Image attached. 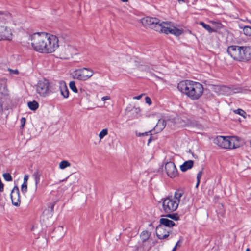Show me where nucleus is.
Returning a JSON list of instances; mask_svg holds the SVG:
<instances>
[{
  "label": "nucleus",
  "mask_w": 251,
  "mask_h": 251,
  "mask_svg": "<svg viewBox=\"0 0 251 251\" xmlns=\"http://www.w3.org/2000/svg\"><path fill=\"white\" fill-rule=\"evenodd\" d=\"M8 92L6 81L3 79L0 80V94L6 96L8 95Z\"/></svg>",
  "instance_id": "obj_16"
},
{
  "label": "nucleus",
  "mask_w": 251,
  "mask_h": 251,
  "mask_svg": "<svg viewBox=\"0 0 251 251\" xmlns=\"http://www.w3.org/2000/svg\"><path fill=\"white\" fill-rule=\"evenodd\" d=\"M145 101H146V102L149 105H151V99L148 97H146Z\"/></svg>",
  "instance_id": "obj_43"
},
{
  "label": "nucleus",
  "mask_w": 251,
  "mask_h": 251,
  "mask_svg": "<svg viewBox=\"0 0 251 251\" xmlns=\"http://www.w3.org/2000/svg\"><path fill=\"white\" fill-rule=\"evenodd\" d=\"M151 236V233L147 231H143L140 234V239L142 241V246L145 247L147 243H149V239Z\"/></svg>",
  "instance_id": "obj_17"
},
{
  "label": "nucleus",
  "mask_w": 251,
  "mask_h": 251,
  "mask_svg": "<svg viewBox=\"0 0 251 251\" xmlns=\"http://www.w3.org/2000/svg\"><path fill=\"white\" fill-rule=\"evenodd\" d=\"M176 247H176V246H175L174 247V248L173 249V250H172V251H176Z\"/></svg>",
  "instance_id": "obj_46"
},
{
  "label": "nucleus",
  "mask_w": 251,
  "mask_h": 251,
  "mask_svg": "<svg viewBox=\"0 0 251 251\" xmlns=\"http://www.w3.org/2000/svg\"><path fill=\"white\" fill-rule=\"evenodd\" d=\"M110 99V97L109 96H105L102 97L101 98V100L103 101H105L106 100H109Z\"/></svg>",
  "instance_id": "obj_42"
},
{
  "label": "nucleus",
  "mask_w": 251,
  "mask_h": 251,
  "mask_svg": "<svg viewBox=\"0 0 251 251\" xmlns=\"http://www.w3.org/2000/svg\"><path fill=\"white\" fill-rule=\"evenodd\" d=\"M50 83L48 80H39L36 85V91L41 97H45L49 94Z\"/></svg>",
  "instance_id": "obj_8"
},
{
  "label": "nucleus",
  "mask_w": 251,
  "mask_h": 251,
  "mask_svg": "<svg viewBox=\"0 0 251 251\" xmlns=\"http://www.w3.org/2000/svg\"><path fill=\"white\" fill-rule=\"evenodd\" d=\"M243 57L245 61L251 59V47H243Z\"/></svg>",
  "instance_id": "obj_21"
},
{
  "label": "nucleus",
  "mask_w": 251,
  "mask_h": 251,
  "mask_svg": "<svg viewBox=\"0 0 251 251\" xmlns=\"http://www.w3.org/2000/svg\"><path fill=\"white\" fill-rule=\"evenodd\" d=\"M178 89L191 100H198L203 95V85L198 82L185 80L180 82L177 85Z\"/></svg>",
  "instance_id": "obj_2"
},
{
  "label": "nucleus",
  "mask_w": 251,
  "mask_h": 251,
  "mask_svg": "<svg viewBox=\"0 0 251 251\" xmlns=\"http://www.w3.org/2000/svg\"><path fill=\"white\" fill-rule=\"evenodd\" d=\"M58 87L61 95L65 99L69 97V90L65 81L61 80L58 83Z\"/></svg>",
  "instance_id": "obj_15"
},
{
  "label": "nucleus",
  "mask_w": 251,
  "mask_h": 251,
  "mask_svg": "<svg viewBox=\"0 0 251 251\" xmlns=\"http://www.w3.org/2000/svg\"><path fill=\"white\" fill-rule=\"evenodd\" d=\"M240 54H241V56L242 57H243V47H240ZM242 58H241L240 60H238V61H245L244 59L243 58V57H241Z\"/></svg>",
  "instance_id": "obj_39"
},
{
  "label": "nucleus",
  "mask_w": 251,
  "mask_h": 251,
  "mask_svg": "<svg viewBox=\"0 0 251 251\" xmlns=\"http://www.w3.org/2000/svg\"><path fill=\"white\" fill-rule=\"evenodd\" d=\"M108 130L107 128L103 129L99 134V138L100 140L102 139L105 136L108 134Z\"/></svg>",
  "instance_id": "obj_26"
},
{
  "label": "nucleus",
  "mask_w": 251,
  "mask_h": 251,
  "mask_svg": "<svg viewBox=\"0 0 251 251\" xmlns=\"http://www.w3.org/2000/svg\"><path fill=\"white\" fill-rule=\"evenodd\" d=\"M59 169L63 170L71 166V163L67 160H62L58 164Z\"/></svg>",
  "instance_id": "obj_23"
},
{
  "label": "nucleus",
  "mask_w": 251,
  "mask_h": 251,
  "mask_svg": "<svg viewBox=\"0 0 251 251\" xmlns=\"http://www.w3.org/2000/svg\"><path fill=\"white\" fill-rule=\"evenodd\" d=\"M167 217H169L172 219H174L175 220H178V217L176 215H175L174 214H168L167 215Z\"/></svg>",
  "instance_id": "obj_37"
},
{
  "label": "nucleus",
  "mask_w": 251,
  "mask_h": 251,
  "mask_svg": "<svg viewBox=\"0 0 251 251\" xmlns=\"http://www.w3.org/2000/svg\"><path fill=\"white\" fill-rule=\"evenodd\" d=\"M13 34L11 28L4 25H0V37L2 40H11Z\"/></svg>",
  "instance_id": "obj_11"
},
{
  "label": "nucleus",
  "mask_w": 251,
  "mask_h": 251,
  "mask_svg": "<svg viewBox=\"0 0 251 251\" xmlns=\"http://www.w3.org/2000/svg\"><path fill=\"white\" fill-rule=\"evenodd\" d=\"M214 92L218 95H230L241 92L238 88H231L226 86L217 85L214 88Z\"/></svg>",
  "instance_id": "obj_9"
},
{
  "label": "nucleus",
  "mask_w": 251,
  "mask_h": 251,
  "mask_svg": "<svg viewBox=\"0 0 251 251\" xmlns=\"http://www.w3.org/2000/svg\"><path fill=\"white\" fill-rule=\"evenodd\" d=\"M214 143L224 149H235L241 145L239 139L236 136H218L214 139Z\"/></svg>",
  "instance_id": "obj_4"
},
{
  "label": "nucleus",
  "mask_w": 251,
  "mask_h": 251,
  "mask_svg": "<svg viewBox=\"0 0 251 251\" xmlns=\"http://www.w3.org/2000/svg\"><path fill=\"white\" fill-rule=\"evenodd\" d=\"M48 39L45 42L43 53H51L59 47L58 38L52 34L48 33Z\"/></svg>",
  "instance_id": "obj_6"
},
{
  "label": "nucleus",
  "mask_w": 251,
  "mask_h": 251,
  "mask_svg": "<svg viewBox=\"0 0 251 251\" xmlns=\"http://www.w3.org/2000/svg\"><path fill=\"white\" fill-rule=\"evenodd\" d=\"M150 132V131L145 132L144 133H140V132H138L137 131H136L135 134H136V136L141 137L142 136H147V135H148V134Z\"/></svg>",
  "instance_id": "obj_36"
},
{
  "label": "nucleus",
  "mask_w": 251,
  "mask_h": 251,
  "mask_svg": "<svg viewBox=\"0 0 251 251\" xmlns=\"http://www.w3.org/2000/svg\"><path fill=\"white\" fill-rule=\"evenodd\" d=\"M193 166L194 161L192 160H189L185 161L182 165H181L180 166V169L182 172H184L192 168Z\"/></svg>",
  "instance_id": "obj_18"
},
{
  "label": "nucleus",
  "mask_w": 251,
  "mask_h": 251,
  "mask_svg": "<svg viewBox=\"0 0 251 251\" xmlns=\"http://www.w3.org/2000/svg\"><path fill=\"white\" fill-rule=\"evenodd\" d=\"M181 192H176L174 196L168 197L165 199L162 202L163 210L166 213H170L176 210L182 197Z\"/></svg>",
  "instance_id": "obj_5"
},
{
  "label": "nucleus",
  "mask_w": 251,
  "mask_h": 251,
  "mask_svg": "<svg viewBox=\"0 0 251 251\" xmlns=\"http://www.w3.org/2000/svg\"><path fill=\"white\" fill-rule=\"evenodd\" d=\"M10 18V16L9 14L3 13L0 11V19L3 20H8Z\"/></svg>",
  "instance_id": "obj_32"
},
{
  "label": "nucleus",
  "mask_w": 251,
  "mask_h": 251,
  "mask_svg": "<svg viewBox=\"0 0 251 251\" xmlns=\"http://www.w3.org/2000/svg\"><path fill=\"white\" fill-rule=\"evenodd\" d=\"M202 174H203L202 171H200L199 172V173L197 174V180H198V181L200 180V179L202 176Z\"/></svg>",
  "instance_id": "obj_38"
},
{
  "label": "nucleus",
  "mask_w": 251,
  "mask_h": 251,
  "mask_svg": "<svg viewBox=\"0 0 251 251\" xmlns=\"http://www.w3.org/2000/svg\"><path fill=\"white\" fill-rule=\"evenodd\" d=\"M83 90L82 89H80V91L82 92Z\"/></svg>",
  "instance_id": "obj_51"
},
{
  "label": "nucleus",
  "mask_w": 251,
  "mask_h": 251,
  "mask_svg": "<svg viewBox=\"0 0 251 251\" xmlns=\"http://www.w3.org/2000/svg\"><path fill=\"white\" fill-rule=\"evenodd\" d=\"M33 177L35 180L36 188H37V185L39 183L40 180V174L39 173V172H35L33 174Z\"/></svg>",
  "instance_id": "obj_25"
},
{
  "label": "nucleus",
  "mask_w": 251,
  "mask_h": 251,
  "mask_svg": "<svg viewBox=\"0 0 251 251\" xmlns=\"http://www.w3.org/2000/svg\"><path fill=\"white\" fill-rule=\"evenodd\" d=\"M154 70V68L152 67L151 68L150 67L145 66V70L147 72H149V73L152 74L155 76H156L157 78L159 79H162L161 78L157 77L155 75L153 74L152 72V70Z\"/></svg>",
  "instance_id": "obj_34"
},
{
  "label": "nucleus",
  "mask_w": 251,
  "mask_h": 251,
  "mask_svg": "<svg viewBox=\"0 0 251 251\" xmlns=\"http://www.w3.org/2000/svg\"><path fill=\"white\" fill-rule=\"evenodd\" d=\"M27 105L29 108L33 111L36 110L39 107L38 103L35 100L28 102Z\"/></svg>",
  "instance_id": "obj_24"
},
{
  "label": "nucleus",
  "mask_w": 251,
  "mask_h": 251,
  "mask_svg": "<svg viewBox=\"0 0 251 251\" xmlns=\"http://www.w3.org/2000/svg\"><path fill=\"white\" fill-rule=\"evenodd\" d=\"M165 172L171 178H174L178 176V172L174 163L168 162L165 166Z\"/></svg>",
  "instance_id": "obj_10"
},
{
  "label": "nucleus",
  "mask_w": 251,
  "mask_h": 251,
  "mask_svg": "<svg viewBox=\"0 0 251 251\" xmlns=\"http://www.w3.org/2000/svg\"><path fill=\"white\" fill-rule=\"evenodd\" d=\"M200 24L202 26V27L207 30L209 33H211L214 31V30L209 25L204 23L202 22H200Z\"/></svg>",
  "instance_id": "obj_28"
},
{
  "label": "nucleus",
  "mask_w": 251,
  "mask_h": 251,
  "mask_svg": "<svg viewBox=\"0 0 251 251\" xmlns=\"http://www.w3.org/2000/svg\"><path fill=\"white\" fill-rule=\"evenodd\" d=\"M142 24L146 27H149L156 31L166 34L169 33L178 36L183 33L182 29L176 27L171 22H160L156 18L146 17L141 20Z\"/></svg>",
  "instance_id": "obj_1"
},
{
  "label": "nucleus",
  "mask_w": 251,
  "mask_h": 251,
  "mask_svg": "<svg viewBox=\"0 0 251 251\" xmlns=\"http://www.w3.org/2000/svg\"><path fill=\"white\" fill-rule=\"evenodd\" d=\"M235 114H238L242 116L244 118H246V112L241 109H238L233 111Z\"/></svg>",
  "instance_id": "obj_30"
},
{
  "label": "nucleus",
  "mask_w": 251,
  "mask_h": 251,
  "mask_svg": "<svg viewBox=\"0 0 251 251\" xmlns=\"http://www.w3.org/2000/svg\"><path fill=\"white\" fill-rule=\"evenodd\" d=\"M176 120V122L181 126H189L192 125V121L186 118H178Z\"/></svg>",
  "instance_id": "obj_19"
},
{
  "label": "nucleus",
  "mask_w": 251,
  "mask_h": 251,
  "mask_svg": "<svg viewBox=\"0 0 251 251\" xmlns=\"http://www.w3.org/2000/svg\"><path fill=\"white\" fill-rule=\"evenodd\" d=\"M160 225H163L166 228H170L175 226V223L166 218H164L160 219Z\"/></svg>",
  "instance_id": "obj_20"
},
{
  "label": "nucleus",
  "mask_w": 251,
  "mask_h": 251,
  "mask_svg": "<svg viewBox=\"0 0 251 251\" xmlns=\"http://www.w3.org/2000/svg\"><path fill=\"white\" fill-rule=\"evenodd\" d=\"M166 123L164 119H159L157 123L155 128L158 131H162L165 127Z\"/></svg>",
  "instance_id": "obj_22"
},
{
  "label": "nucleus",
  "mask_w": 251,
  "mask_h": 251,
  "mask_svg": "<svg viewBox=\"0 0 251 251\" xmlns=\"http://www.w3.org/2000/svg\"><path fill=\"white\" fill-rule=\"evenodd\" d=\"M144 95V94H142L138 96H135L133 97V99L134 100H140L141 99V98L142 97V96Z\"/></svg>",
  "instance_id": "obj_44"
},
{
  "label": "nucleus",
  "mask_w": 251,
  "mask_h": 251,
  "mask_svg": "<svg viewBox=\"0 0 251 251\" xmlns=\"http://www.w3.org/2000/svg\"><path fill=\"white\" fill-rule=\"evenodd\" d=\"M243 33L248 36H250L251 35V27L246 26L243 29Z\"/></svg>",
  "instance_id": "obj_27"
},
{
  "label": "nucleus",
  "mask_w": 251,
  "mask_h": 251,
  "mask_svg": "<svg viewBox=\"0 0 251 251\" xmlns=\"http://www.w3.org/2000/svg\"><path fill=\"white\" fill-rule=\"evenodd\" d=\"M179 242V241H178V242H177V243L176 244V247H177V246H178Z\"/></svg>",
  "instance_id": "obj_48"
},
{
  "label": "nucleus",
  "mask_w": 251,
  "mask_h": 251,
  "mask_svg": "<svg viewBox=\"0 0 251 251\" xmlns=\"http://www.w3.org/2000/svg\"><path fill=\"white\" fill-rule=\"evenodd\" d=\"M69 87L71 89V90L74 92V93H77L78 90L77 89L75 86V81H72L70 82L69 83Z\"/></svg>",
  "instance_id": "obj_29"
},
{
  "label": "nucleus",
  "mask_w": 251,
  "mask_h": 251,
  "mask_svg": "<svg viewBox=\"0 0 251 251\" xmlns=\"http://www.w3.org/2000/svg\"><path fill=\"white\" fill-rule=\"evenodd\" d=\"M4 179L7 181H11L12 180V178L11 175L8 173H5L3 174Z\"/></svg>",
  "instance_id": "obj_31"
},
{
  "label": "nucleus",
  "mask_w": 251,
  "mask_h": 251,
  "mask_svg": "<svg viewBox=\"0 0 251 251\" xmlns=\"http://www.w3.org/2000/svg\"><path fill=\"white\" fill-rule=\"evenodd\" d=\"M200 182V180H199V181H198V180H197V184L196 185V187L197 188L198 187V186L199 185Z\"/></svg>",
  "instance_id": "obj_45"
},
{
  "label": "nucleus",
  "mask_w": 251,
  "mask_h": 251,
  "mask_svg": "<svg viewBox=\"0 0 251 251\" xmlns=\"http://www.w3.org/2000/svg\"><path fill=\"white\" fill-rule=\"evenodd\" d=\"M228 54L235 60L238 61L242 56L240 53V47L238 46H230L227 50Z\"/></svg>",
  "instance_id": "obj_12"
},
{
  "label": "nucleus",
  "mask_w": 251,
  "mask_h": 251,
  "mask_svg": "<svg viewBox=\"0 0 251 251\" xmlns=\"http://www.w3.org/2000/svg\"><path fill=\"white\" fill-rule=\"evenodd\" d=\"M29 176L28 175H25L24 176L23 183L27 184Z\"/></svg>",
  "instance_id": "obj_40"
},
{
  "label": "nucleus",
  "mask_w": 251,
  "mask_h": 251,
  "mask_svg": "<svg viewBox=\"0 0 251 251\" xmlns=\"http://www.w3.org/2000/svg\"><path fill=\"white\" fill-rule=\"evenodd\" d=\"M93 71L89 69L83 68L75 70L73 74L75 78L85 81L90 78L93 75Z\"/></svg>",
  "instance_id": "obj_7"
},
{
  "label": "nucleus",
  "mask_w": 251,
  "mask_h": 251,
  "mask_svg": "<svg viewBox=\"0 0 251 251\" xmlns=\"http://www.w3.org/2000/svg\"><path fill=\"white\" fill-rule=\"evenodd\" d=\"M120 0L123 2H126L128 1V0Z\"/></svg>",
  "instance_id": "obj_47"
},
{
  "label": "nucleus",
  "mask_w": 251,
  "mask_h": 251,
  "mask_svg": "<svg viewBox=\"0 0 251 251\" xmlns=\"http://www.w3.org/2000/svg\"><path fill=\"white\" fill-rule=\"evenodd\" d=\"M246 251H250V250L249 248H247L246 249Z\"/></svg>",
  "instance_id": "obj_49"
},
{
  "label": "nucleus",
  "mask_w": 251,
  "mask_h": 251,
  "mask_svg": "<svg viewBox=\"0 0 251 251\" xmlns=\"http://www.w3.org/2000/svg\"><path fill=\"white\" fill-rule=\"evenodd\" d=\"M151 139H149V141H148V143L150 142H151Z\"/></svg>",
  "instance_id": "obj_50"
},
{
  "label": "nucleus",
  "mask_w": 251,
  "mask_h": 251,
  "mask_svg": "<svg viewBox=\"0 0 251 251\" xmlns=\"http://www.w3.org/2000/svg\"><path fill=\"white\" fill-rule=\"evenodd\" d=\"M48 33L45 32H36L29 35L28 44L34 50L42 53L45 42L48 39Z\"/></svg>",
  "instance_id": "obj_3"
},
{
  "label": "nucleus",
  "mask_w": 251,
  "mask_h": 251,
  "mask_svg": "<svg viewBox=\"0 0 251 251\" xmlns=\"http://www.w3.org/2000/svg\"><path fill=\"white\" fill-rule=\"evenodd\" d=\"M21 128H23L25 123V118H22L21 119Z\"/></svg>",
  "instance_id": "obj_41"
},
{
  "label": "nucleus",
  "mask_w": 251,
  "mask_h": 251,
  "mask_svg": "<svg viewBox=\"0 0 251 251\" xmlns=\"http://www.w3.org/2000/svg\"><path fill=\"white\" fill-rule=\"evenodd\" d=\"M12 203L15 206H19L21 203L20 192L17 186H15L10 194Z\"/></svg>",
  "instance_id": "obj_13"
},
{
  "label": "nucleus",
  "mask_w": 251,
  "mask_h": 251,
  "mask_svg": "<svg viewBox=\"0 0 251 251\" xmlns=\"http://www.w3.org/2000/svg\"><path fill=\"white\" fill-rule=\"evenodd\" d=\"M27 191V184L23 183L21 186V191L23 193H26Z\"/></svg>",
  "instance_id": "obj_35"
},
{
  "label": "nucleus",
  "mask_w": 251,
  "mask_h": 251,
  "mask_svg": "<svg viewBox=\"0 0 251 251\" xmlns=\"http://www.w3.org/2000/svg\"><path fill=\"white\" fill-rule=\"evenodd\" d=\"M8 71L9 72V74L11 75H17L19 74V71L17 69L12 70L11 69L8 68Z\"/></svg>",
  "instance_id": "obj_33"
},
{
  "label": "nucleus",
  "mask_w": 251,
  "mask_h": 251,
  "mask_svg": "<svg viewBox=\"0 0 251 251\" xmlns=\"http://www.w3.org/2000/svg\"><path fill=\"white\" fill-rule=\"evenodd\" d=\"M156 234L159 239H163L167 238L169 235V231L162 225H158L156 229Z\"/></svg>",
  "instance_id": "obj_14"
}]
</instances>
